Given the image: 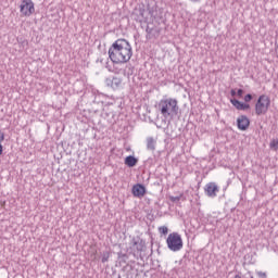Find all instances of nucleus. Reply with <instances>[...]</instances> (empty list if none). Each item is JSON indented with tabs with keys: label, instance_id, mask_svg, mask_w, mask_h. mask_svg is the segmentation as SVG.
<instances>
[{
	"label": "nucleus",
	"instance_id": "b1692460",
	"mask_svg": "<svg viewBox=\"0 0 278 278\" xmlns=\"http://www.w3.org/2000/svg\"><path fill=\"white\" fill-rule=\"evenodd\" d=\"M147 34H151L153 31V28H150L149 26L146 29Z\"/></svg>",
	"mask_w": 278,
	"mask_h": 278
},
{
	"label": "nucleus",
	"instance_id": "ddd939ff",
	"mask_svg": "<svg viewBox=\"0 0 278 278\" xmlns=\"http://www.w3.org/2000/svg\"><path fill=\"white\" fill-rule=\"evenodd\" d=\"M124 164L128 166V168H134L138 164V159L134 155H128L125 157Z\"/></svg>",
	"mask_w": 278,
	"mask_h": 278
},
{
	"label": "nucleus",
	"instance_id": "f3484780",
	"mask_svg": "<svg viewBox=\"0 0 278 278\" xmlns=\"http://www.w3.org/2000/svg\"><path fill=\"white\" fill-rule=\"evenodd\" d=\"M110 260V252H103L101 262L102 264H105V262H109Z\"/></svg>",
	"mask_w": 278,
	"mask_h": 278
},
{
	"label": "nucleus",
	"instance_id": "9b49d317",
	"mask_svg": "<svg viewBox=\"0 0 278 278\" xmlns=\"http://www.w3.org/2000/svg\"><path fill=\"white\" fill-rule=\"evenodd\" d=\"M230 103L233 105V108H236V110H242V111L251 110L250 104L243 103L237 99H230Z\"/></svg>",
	"mask_w": 278,
	"mask_h": 278
},
{
	"label": "nucleus",
	"instance_id": "4468645a",
	"mask_svg": "<svg viewBox=\"0 0 278 278\" xmlns=\"http://www.w3.org/2000/svg\"><path fill=\"white\" fill-rule=\"evenodd\" d=\"M17 42L18 45H21V47L23 49H27V47H29V41H27V39L21 37V38H17Z\"/></svg>",
	"mask_w": 278,
	"mask_h": 278
},
{
	"label": "nucleus",
	"instance_id": "bb28decb",
	"mask_svg": "<svg viewBox=\"0 0 278 278\" xmlns=\"http://www.w3.org/2000/svg\"><path fill=\"white\" fill-rule=\"evenodd\" d=\"M121 256L127 257V254L118 253V257H121Z\"/></svg>",
	"mask_w": 278,
	"mask_h": 278
},
{
	"label": "nucleus",
	"instance_id": "9d476101",
	"mask_svg": "<svg viewBox=\"0 0 278 278\" xmlns=\"http://www.w3.org/2000/svg\"><path fill=\"white\" fill-rule=\"evenodd\" d=\"M131 192L134 197H137L138 199H140L144 194H147V188L144 187V185L137 184V185H134Z\"/></svg>",
	"mask_w": 278,
	"mask_h": 278
},
{
	"label": "nucleus",
	"instance_id": "0eeeda50",
	"mask_svg": "<svg viewBox=\"0 0 278 278\" xmlns=\"http://www.w3.org/2000/svg\"><path fill=\"white\" fill-rule=\"evenodd\" d=\"M144 14H147L144 5H139L132 12V16H135L134 18L137 21V23H142V21H147V16Z\"/></svg>",
	"mask_w": 278,
	"mask_h": 278
},
{
	"label": "nucleus",
	"instance_id": "1a4fd4ad",
	"mask_svg": "<svg viewBox=\"0 0 278 278\" xmlns=\"http://www.w3.org/2000/svg\"><path fill=\"white\" fill-rule=\"evenodd\" d=\"M105 85L109 88H112L113 90H118V88L123 86V78H119V77L106 78Z\"/></svg>",
	"mask_w": 278,
	"mask_h": 278
},
{
	"label": "nucleus",
	"instance_id": "2eb2a0df",
	"mask_svg": "<svg viewBox=\"0 0 278 278\" xmlns=\"http://www.w3.org/2000/svg\"><path fill=\"white\" fill-rule=\"evenodd\" d=\"M269 149H271V151H278V139L270 140Z\"/></svg>",
	"mask_w": 278,
	"mask_h": 278
},
{
	"label": "nucleus",
	"instance_id": "f03ea898",
	"mask_svg": "<svg viewBox=\"0 0 278 278\" xmlns=\"http://www.w3.org/2000/svg\"><path fill=\"white\" fill-rule=\"evenodd\" d=\"M177 99L168 98L159 102V110L164 118H174L179 114V105Z\"/></svg>",
	"mask_w": 278,
	"mask_h": 278
},
{
	"label": "nucleus",
	"instance_id": "6e6552de",
	"mask_svg": "<svg viewBox=\"0 0 278 278\" xmlns=\"http://www.w3.org/2000/svg\"><path fill=\"white\" fill-rule=\"evenodd\" d=\"M251 125V121L247 115H240L237 118V127L240 129V131H247Z\"/></svg>",
	"mask_w": 278,
	"mask_h": 278
},
{
	"label": "nucleus",
	"instance_id": "dca6fc26",
	"mask_svg": "<svg viewBox=\"0 0 278 278\" xmlns=\"http://www.w3.org/2000/svg\"><path fill=\"white\" fill-rule=\"evenodd\" d=\"M3 140H5V132L0 130V156L3 155V144H1Z\"/></svg>",
	"mask_w": 278,
	"mask_h": 278
},
{
	"label": "nucleus",
	"instance_id": "423d86ee",
	"mask_svg": "<svg viewBox=\"0 0 278 278\" xmlns=\"http://www.w3.org/2000/svg\"><path fill=\"white\" fill-rule=\"evenodd\" d=\"M218 192H220V188H218V185H216V182H208L204 187V193L210 199H216Z\"/></svg>",
	"mask_w": 278,
	"mask_h": 278
},
{
	"label": "nucleus",
	"instance_id": "412c9836",
	"mask_svg": "<svg viewBox=\"0 0 278 278\" xmlns=\"http://www.w3.org/2000/svg\"><path fill=\"white\" fill-rule=\"evenodd\" d=\"M256 275L258 278H267V275L264 271H257Z\"/></svg>",
	"mask_w": 278,
	"mask_h": 278
},
{
	"label": "nucleus",
	"instance_id": "393cba45",
	"mask_svg": "<svg viewBox=\"0 0 278 278\" xmlns=\"http://www.w3.org/2000/svg\"><path fill=\"white\" fill-rule=\"evenodd\" d=\"M149 14H150V16L155 17V13L153 12V10H149Z\"/></svg>",
	"mask_w": 278,
	"mask_h": 278
},
{
	"label": "nucleus",
	"instance_id": "20e7f679",
	"mask_svg": "<svg viewBox=\"0 0 278 278\" xmlns=\"http://www.w3.org/2000/svg\"><path fill=\"white\" fill-rule=\"evenodd\" d=\"M270 108V97L262 94L258 97L255 103V114L256 116H262L268 112Z\"/></svg>",
	"mask_w": 278,
	"mask_h": 278
},
{
	"label": "nucleus",
	"instance_id": "a878e982",
	"mask_svg": "<svg viewBox=\"0 0 278 278\" xmlns=\"http://www.w3.org/2000/svg\"><path fill=\"white\" fill-rule=\"evenodd\" d=\"M172 201H179V197H172Z\"/></svg>",
	"mask_w": 278,
	"mask_h": 278
},
{
	"label": "nucleus",
	"instance_id": "a211bd4d",
	"mask_svg": "<svg viewBox=\"0 0 278 278\" xmlns=\"http://www.w3.org/2000/svg\"><path fill=\"white\" fill-rule=\"evenodd\" d=\"M159 231L160 233H162L163 236H166L168 233V227L166 226H161L159 227Z\"/></svg>",
	"mask_w": 278,
	"mask_h": 278
},
{
	"label": "nucleus",
	"instance_id": "39448f33",
	"mask_svg": "<svg viewBox=\"0 0 278 278\" xmlns=\"http://www.w3.org/2000/svg\"><path fill=\"white\" fill-rule=\"evenodd\" d=\"M20 12L24 16H31L36 12L34 8V1L31 0H23L22 4L20 5Z\"/></svg>",
	"mask_w": 278,
	"mask_h": 278
},
{
	"label": "nucleus",
	"instance_id": "6ab92c4d",
	"mask_svg": "<svg viewBox=\"0 0 278 278\" xmlns=\"http://www.w3.org/2000/svg\"><path fill=\"white\" fill-rule=\"evenodd\" d=\"M132 244L136 247L137 251H142V243H139L136 239H132Z\"/></svg>",
	"mask_w": 278,
	"mask_h": 278
},
{
	"label": "nucleus",
	"instance_id": "7ed1b4c3",
	"mask_svg": "<svg viewBox=\"0 0 278 278\" xmlns=\"http://www.w3.org/2000/svg\"><path fill=\"white\" fill-rule=\"evenodd\" d=\"M166 244L169 251L177 253L178 251H181V249H184V239H181V235H179L178 232H172L166 239Z\"/></svg>",
	"mask_w": 278,
	"mask_h": 278
},
{
	"label": "nucleus",
	"instance_id": "cd10ccee",
	"mask_svg": "<svg viewBox=\"0 0 278 278\" xmlns=\"http://www.w3.org/2000/svg\"><path fill=\"white\" fill-rule=\"evenodd\" d=\"M189 1H191V3H199V1L201 0H189Z\"/></svg>",
	"mask_w": 278,
	"mask_h": 278
},
{
	"label": "nucleus",
	"instance_id": "4be33fe9",
	"mask_svg": "<svg viewBox=\"0 0 278 278\" xmlns=\"http://www.w3.org/2000/svg\"><path fill=\"white\" fill-rule=\"evenodd\" d=\"M237 94H238L239 97H242V96L244 94V90H243V89H238V90H237Z\"/></svg>",
	"mask_w": 278,
	"mask_h": 278
},
{
	"label": "nucleus",
	"instance_id": "aec40b11",
	"mask_svg": "<svg viewBox=\"0 0 278 278\" xmlns=\"http://www.w3.org/2000/svg\"><path fill=\"white\" fill-rule=\"evenodd\" d=\"M244 101L245 103H250V101H253V96L251 93L245 94Z\"/></svg>",
	"mask_w": 278,
	"mask_h": 278
},
{
	"label": "nucleus",
	"instance_id": "f257e3e1",
	"mask_svg": "<svg viewBox=\"0 0 278 278\" xmlns=\"http://www.w3.org/2000/svg\"><path fill=\"white\" fill-rule=\"evenodd\" d=\"M134 51L126 39H117L109 49V58L113 64H127L131 60Z\"/></svg>",
	"mask_w": 278,
	"mask_h": 278
},
{
	"label": "nucleus",
	"instance_id": "c85d7f7f",
	"mask_svg": "<svg viewBox=\"0 0 278 278\" xmlns=\"http://www.w3.org/2000/svg\"><path fill=\"white\" fill-rule=\"evenodd\" d=\"M250 278H255V277H253V276H250Z\"/></svg>",
	"mask_w": 278,
	"mask_h": 278
},
{
	"label": "nucleus",
	"instance_id": "5701e85b",
	"mask_svg": "<svg viewBox=\"0 0 278 278\" xmlns=\"http://www.w3.org/2000/svg\"><path fill=\"white\" fill-rule=\"evenodd\" d=\"M230 94H231V97H236V94H237L236 89H231Z\"/></svg>",
	"mask_w": 278,
	"mask_h": 278
},
{
	"label": "nucleus",
	"instance_id": "f8f14e48",
	"mask_svg": "<svg viewBox=\"0 0 278 278\" xmlns=\"http://www.w3.org/2000/svg\"><path fill=\"white\" fill-rule=\"evenodd\" d=\"M147 150L151 151L152 153H155V149L157 147V139L153 137H148L146 139Z\"/></svg>",
	"mask_w": 278,
	"mask_h": 278
}]
</instances>
